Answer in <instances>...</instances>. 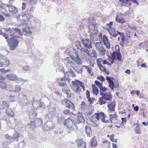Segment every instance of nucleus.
<instances>
[{
	"label": "nucleus",
	"mask_w": 148,
	"mask_h": 148,
	"mask_svg": "<svg viewBox=\"0 0 148 148\" xmlns=\"http://www.w3.org/2000/svg\"><path fill=\"white\" fill-rule=\"evenodd\" d=\"M16 37H12L7 41L10 48L11 50H15L18 46V44L19 41Z\"/></svg>",
	"instance_id": "nucleus-1"
},
{
	"label": "nucleus",
	"mask_w": 148,
	"mask_h": 148,
	"mask_svg": "<svg viewBox=\"0 0 148 148\" xmlns=\"http://www.w3.org/2000/svg\"><path fill=\"white\" fill-rule=\"evenodd\" d=\"M17 101L22 106H27L29 103L27 99L26 95L22 93H20L18 94Z\"/></svg>",
	"instance_id": "nucleus-2"
},
{
	"label": "nucleus",
	"mask_w": 148,
	"mask_h": 148,
	"mask_svg": "<svg viewBox=\"0 0 148 148\" xmlns=\"http://www.w3.org/2000/svg\"><path fill=\"white\" fill-rule=\"evenodd\" d=\"M72 119L65 120L64 121V125L66 126L71 131H72L75 130H77L78 127L77 125H75L74 124Z\"/></svg>",
	"instance_id": "nucleus-3"
},
{
	"label": "nucleus",
	"mask_w": 148,
	"mask_h": 148,
	"mask_svg": "<svg viewBox=\"0 0 148 148\" xmlns=\"http://www.w3.org/2000/svg\"><path fill=\"white\" fill-rule=\"evenodd\" d=\"M54 123L52 121H47L42 127V129L44 131H49L53 129L54 127Z\"/></svg>",
	"instance_id": "nucleus-4"
},
{
	"label": "nucleus",
	"mask_w": 148,
	"mask_h": 148,
	"mask_svg": "<svg viewBox=\"0 0 148 148\" xmlns=\"http://www.w3.org/2000/svg\"><path fill=\"white\" fill-rule=\"evenodd\" d=\"M54 106L48 109V114H46L45 116L46 119L48 118L51 119L55 116L56 108L55 105Z\"/></svg>",
	"instance_id": "nucleus-5"
},
{
	"label": "nucleus",
	"mask_w": 148,
	"mask_h": 148,
	"mask_svg": "<svg viewBox=\"0 0 148 148\" xmlns=\"http://www.w3.org/2000/svg\"><path fill=\"white\" fill-rule=\"evenodd\" d=\"M35 9V7L34 6H31L30 8H29L27 10V14H24L23 16H21L20 18L23 19L22 18L24 16L25 18L27 17L28 19H29L33 16V14Z\"/></svg>",
	"instance_id": "nucleus-6"
},
{
	"label": "nucleus",
	"mask_w": 148,
	"mask_h": 148,
	"mask_svg": "<svg viewBox=\"0 0 148 148\" xmlns=\"http://www.w3.org/2000/svg\"><path fill=\"white\" fill-rule=\"evenodd\" d=\"M10 64V61L5 56L3 55L0 54V67L7 66Z\"/></svg>",
	"instance_id": "nucleus-7"
},
{
	"label": "nucleus",
	"mask_w": 148,
	"mask_h": 148,
	"mask_svg": "<svg viewBox=\"0 0 148 148\" xmlns=\"http://www.w3.org/2000/svg\"><path fill=\"white\" fill-rule=\"evenodd\" d=\"M72 120L73 123L75 125H77V124H79L81 122H84L85 121L83 115L81 114L75 116Z\"/></svg>",
	"instance_id": "nucleus-8"
},
{
	"label": "nucleus",
	"mask_w": 148,
	"mask_h": 148,
	"mask_svg": "<svg viewBox=\"0 0 148 148\" xmlns=\"http://www.w3.org/2000/svg\"><path fill=\"white\" fill-rule=\"evenodd\" d=\"M6 77L8 79L11 81H13L17 83H18L20 81L21 82L26 80L22 78H18L16 75L13 74H7L6 75Z\"/></svg>",
	"instance_id": "nucleus-9"
},
{
	"label": "nucleus",
	"mask_w": 148,
	"mask_h": 148,
	"mask_svg": "<svg viewBox=\"0 0 148 148\" xmlns=\"http://www.w3.org/2000/svg\"><path fill=\"white\" fill-rule=\"evenodd\" d=\"M65 103V106L67 108L72 110L73 111L75 110V106L73 103L67 99H65L64 100Z\"/></svg>",
	"instance_id": "nucleus-10"
},
{
	"label": "nucleus",
	"mask_w": 148,
	"mask_h": 148,
	"mask_svg": "<svg viewBox=\"0 0 148 148\" xmlns=\"http://www.w3.org/2000/svg\"><path fill=\"white\" fill-rule=\"evenodd\" d=\"M6 6L8 7V11L13 14H16L18 12L17 8L12 5L6 4Z\"/></svg>",
	"instance_id": "nucleus-11"
},
{
	"label": "nucleus",
	"mask_w": 148,
	"mask_h": 148,
	"mask_svg": "<svg viewBox=\"0 0 148 148\" xmlns=\"http://www.w3.org/2000/svg\"><path fill=\"white\" fill-rule=\"evenodd\" d=\"M82 41L85 47L88 48H92L91 42L89 39H82Z\"/></svg>",
	"instance_id": "nucleus-12"
},
{
	"label": "nucleus",
	"mask_w": 148,
	"mask_h": 148,
	"mask_svg": "<svg viewBox=\"0 0 148 148\" xmlns=\"http://www.w3.org/2000/svg\"><path fill=\"white\" fill-rule=\"evenodd\" d=\"M101 95L102 96V98L106 100V101L110 100L112 98V96L110 93L108 94V93H101Z\"/></svg>",
	"instance_id": "nucleus-13"
},
{
	"label": "nucleus",
	"mask_w": 148,
	"mask_h": 148,
	"mask_svg": "<svg viewBox=\"0 0 148 148\" xmlns=\"http://www.w3.org/2000/svg\"><path fill=\"white\" fill-rule=\"evenodd\" d=\"M94 115L96 116L95 118L97 120H99L100 119H101V120L103 118H106V115L103 112L99 113H95Z\"/></svg>",
	"instance_id": "nucleus-14"
},
{
	"label": "nucleus",
	"mask_w": 148,
	"mask_h": 148,
	"mask_svg": "<svg viewBox=\"0 0 148 148\" xmlns=\"http://www.w3.org/2000/svg\"><path fill=\"white\" fill-rule=\"evenodd\" d=\"M22 33L23 34L27 36H31L32 35V32L30 30V29L29 27H25L23 29Z\"/></svg>",
	"instance_id": "nucleus-15"
},
{
	"label": "nucleus",
	"mask_w": 148,
	"mask_h": 148,
	"mask_svg": "<svg viewBox=\"0 0 148 148\" xmlns=\"http://www.w3.org/2000/svg\"><path fill=\"white\" fill-rule=\"evenodd\" d=\"M86 133L88 137H90L92 134L91 128L88 126H86L85 127Z\"/></svg>",
	"instance_id": "nucleus-16"
},
{
	"label": "nucleus",
	"mask_w": 148,
	"mask_h": 148,
	"mask_svg": "<svg viewBox=\"0 0 148 148\" xmlns=\"http://www.w3.org/2000/svg\"><path fill=\"white\" fill-rule=\"evenodd\" d=\"M9 106L8 102L7 101H3L2 102H0V109H4L5 108H7Z\"/></svg>",
	"instance_id": "nucleus-17"
},
{
	"label": "nucleus",
	"mask_w": 148,
	"mask_h": 148,
	"mask_svg": "<svg viewBox=\"0 0 148 148\" xmlns=\"http://www.w3.org/2000/svg\"><path fill=\"white\" fill-rule=\"evenodd\" d=\"M76 142L78 147H80L83 144L84 146V148H86V143L84 142L82 139H77L76 140Z\"/></svg>",
	"instance_id": "nucleus-18"
},
{
	"label": "nucleus",
	"mask_w": 148,
	"mask_h": 148,
	"mask_svg": "<svg viewBox=\"0 0 148 148\" xmlns=\"http://www.w3.org/2000/svg\"><path fill=\"white\" fill-rule=\"evenodd\" d=\"M72 83L73 85H79L82 88L83 90H85V87L83 83L82 82L77 80L75 82L72 81Z\"/></svg>",
	"instance_id": "nucleus-19"
},
{
	"label": "nucleus",
	"mask_w": 148,
	"mask_h": 148,
	"mask_svg": "<svg viewBox=\"0 0 148 148\" xmlns=\"http://www.w3.org/2000/svg\"><path fill=\"white\" fill-rule=\"evenodd\" d=\"M115 104V101L114 100L110 104L108 105L107 107L109 110H110L111 111H114L116 106Z\"/></svg>",
	"instance_id": "nucleus-20"
},
{
	"label": "nucleus",
	"mask_w": 148,
	"mask_h": 148,
	"mask_svg": "<svg viewBox=\"0 0 148 148\" xmlns=\"http://www.w3.org/2000/svg\"><path fill=\"white\" fill-rule=\"evenodd\" d=\"M6 113L7 115L9 117H12L14 116V112L11 109L8 108L6 110Z\"/></svg>",
	"instance_id": "nucleus-21"
},
{
	"label": "nucleus",
	"mask_w": 148,
	"mask_h": 148,
	"mask_svg": "<svg viewBox=\"0 0 148 148\" xmlns=\"http://www.w3.org/2000/svg\"><path fill=\"white\" fill-rule=\"evenodd\" d=\"M117 116L116 114H110L109 115V117L110 118V119L112 123H114V121H115L117 119Z\"/></svg>",
	"instance_id": "nucleus-22"
},
{
	"label": "nucleus",
	"mask_w": 148,
	"mask_h": 148,
	"mask_svg": "<svg viewBox=\"0 0 148 148\" xmlns=\"http://www.w3.org/2000/svg\"><path fill=\"white\" fill-rule=\"evenodd\" d=\"M35 123L38 126H40L43 123L42 119L41 118H36L35 119Z\"/></svg>",
	"instance_id": "nucleus-23"
},
{
	"label": "nucleus",
	"mask_w": 148,
	"mask_h": 148,
	"mask_svg": "<svg viewBox=\"0 0 148 148\" xmlns=\"http://www.w3.org/2000/svg\"><path fill=\"white\" fill-rule=\"evenodd\" d=\"M66 74L69 77H70V76H71L72 77H74L76 76L73 71L71 69L66 72Z\"/></svg>",
	"instance_id": "nucleus-24"
},
{
	"label": "nucleus",
	"mask_w": 148,
	"mask_h": 148,
	"mask_svg": "<svg viewBox=\"0 0 148 148\" xmlns=\"http://www.w3.org/2000/svg\"><path fill=\"white\" fill-rule=\"evenodd\" d=\"M75 54L76 55V59L75 62L78 64H81L82 63V60L79 58L78 54L77 53L75 52Z\"/></svg>",
	"instance_id": "nucleus-25"
},
{
	"label": "nucleus",
	"mask_w": 148,
	"mask_h": 148,
	"mask_svg": "<svg viewBox=\"0 0 148 148\" xmlns=\"http://www.w3.org/2000/svg\"><path fill=\"white\" fill-rule=\"evenodd\" d=\"M139 48L141 49L142 48H146L148 47V42L146 41L141 43L139 45Z\"/></svg>",
	"instance_id": "nucleus-26"
},
{
	"label": "nucleus",
	"mask_w": 148,
	"mask_h": 148,
	"mask_svg": "<svg viewBox=\"0 0 148 148\" xmlns=\"http://www.w3.org/2000/svg\"><path fill=\"white\" fill-rule=\"evenodd\" d=\"M80 51L85 52V53H87L88 56L91 57L92 58V54L91 53H90L89 52L90 51L88 50L87 49H85L83 47H82L80 49Z\"/></svg>",
	"instance_id": "nucleus-27"
},
{
	"label": "nucleus",
	"mask_w": 148,
	"mask_h": 148,
	"mask_svg": "<svg viewBox=\"0 0 148 148\" xmlns=\"http://www.w3.org/2000/svg\"><path fill=\"white\" fill-rule=\"evenodd\" d=\"M81 108L82 110H86L87 108V106L85 102L82 101L81 102Z\"/></svg>",
	"instance_id": "nucleus-28"
},
{
	"label": "nucleus",
	"mask_w": 148,
	"mask_h": 148,
	"mask_svg": "<svg viewBox=\"0 0 148 148\" xmlns=\"http://www.w3.org/2000/svg\"><path fill=\"white\" fill-rule=\"evenodd\" d=\"M102 60V59L99 58L97 59V64L101 70V67H102V65L101 64V62Z\"/></svg>",
	"instance_id": "nucleus-29"
},
{
	"label": "nucleus",
	"mask_w": 148,
	"mask_h": 148,
	"mask_svg": "<svg viewBox=\"0 0 148 148\" xmlns=\"http://www.w3.org/2000/svg\"><path fill=\"white\" fill-rule=\"evenodd\" d=\"M99 92L98 88L95 84H93V93L95 95H97Z\"/></svg>",
	"instance_id": "nucleus-30"
},
{
	"label": "nucleus",
	"mask_w": 148,
	"mask_h": 148,
	"mask_svg": "<svg viewBox=\"0 0 148 148\" xmlns=\"http://www.w3.org/2000/svg\"><path fill=\"white\" fill-rule=\"evenodd\" d=\"M28 125L30 128L33 129L36 127V123L33 121H31L29 123H28Z\"/></svg>",
	"instance_id": "nucleus-31"
},
{
	"label": "nucleus",
	"mask_w": 148,
	"mask_h": 148,
	"mask_svg": "<svg viewBox=\"0 0 148 148\" xmlns=\"http://www.w3.org/2000/svg\"><path fill=\"white\" fill-rule=\"evenodd\" d=\"M37 115V113L35 111H33V112H30L29 113V117L31 119L34 118Z\"/></svg>",
	"instance_id": "nucleus-32"
},
{
	"label": "nucleus",
	"mask_w": 148,
	"mask_h": 148,
	"mask_svg": "<svg viewBox=\"0 0 148 148\" xmlns=\"http://www.w3.org/2000/svg\"><path fill=\"white\" fill-rule=\"evenodd\" d=\"M7 85L3 81H0V88L4 89L6 87Z\"/></svg>",
	"instance_id": "nucleus-33"
},
{
	"label": "nucleus",
	"mask_w": 148,
	"mask_h": 148,
	"mask_svg": "<svg viewBox=\"0 0 148 148\" xmlns=\"http://www.w3.org/2000/svg\"><path fill=\"white\" fill-rule=\"evenodd\" d=\"M92 107L90 105L88 106V110L87 111V113L89 115H90L92 112Z\"/></svg>",
	"instance_id": "nucleus-34"
},
{
	"label": "nucleus",
	"mask_w": 148,
	"mask_h": 148,
	"mask_svg": "<svg viewBox=\"0 0 148 148\" xmlns=\"http://www.w3.org/2000/svg\"><path fill=\"white\" fill-rule=\"evenodd\" d=\"M115 20L116 21L118 22L119 23H123L125 22V20L123 18H118V16H116Z\"/></svg>",
	"instance_id": "nucleus-35"
},
{
	"label": "nucleus",
	"mask_w": 148,
	"mask_h": 148,
	"mask_svg": "<svg viewBox=\"0 0 148 148\" xmlns=\"http://www.w3.org/2000/svg\"><path fill=\"white\" fill-rule=\"evenodd\" d=\"M62 112L64 114L67 115H69L71 114V113L70 110L68 109H65L64 110H63Z\"/></svg>",
	"instance_id": "nucleus-36"
},
{
	"label": "nucleus",
	"mask_w": 148,
	"mask_h": 148,
	"mask_svg": "<svg viewBox=\"0 0 148 148\" xmlns=\"http://www.w3.org/2000/svg\"><path fill=\"white\" fill-rule=\"evenodd\" d=\"M117 59L119 61H120L122 60V56L120 52L119 51L116 54Z\"/></svg>",
	"instance_id": "nucleus-37"
},
{
	"label": "nucleus",
	"mask_w": 148,
	"mask_h": 148,
	"mask_svg": "<svg viewBox=\"0 0 148 148\" xmlns=\"http://www.w3.org/2000/svg\"><path fill=\"white\" fill-rule=\"evenodd\" d=\"M108 83L109 84V87L112 90H114V81Z\"/></svg>",
	"instance_id": "nucleus-38"
},
{
	"label": "nucleus",
	"mask_w": 148,
	"mask_h": 148,
	"mask_svg": "<svg viewBox=\"0 0 148 148\" xmlns=\"http://www.w3.org/2000/svg\"><path fill=\"white\" fill-rule=\"evenodd\" d=\"M12 29L17 32L19 34L21 35V36H23V34L21 33V30L19 28L17 27H13L12 28Z\"/></svg>",
	"instance_id": "nucleus-39"
},
{
	"label": "nucleus",
	"mask_w": 148,
	"mask_h": 148,
	"mask_svg": "<svg viewBox=\"0 0 148 148\" xmlns=\"http://www.w3.org/2000/svg\"><path fill=\"white\" fill-rule=\"evenodd\" d=\"M84 67L87 70L88 73L90 74L92 76V73H91L92 69L91 68L88 66H86V65H84Z\"/></svg>",
	"instance_id": "nucleus-40"
},
{
	"label": "nucleus",
	"mask_w": 148,
	"mask_h": 148,
	"mask_svg": "<svg viewBox=\"0 0 148 148\" xmlns=\"http://www.w3.org/2000/svg\"><path fill=\"white\" fill-rule=\"evenodd\" d=\"M21 89V88L20 87V86H18V85H16L15 87V89L14 91H11L10 92H18L19 91H20Z\"/></svg>",
	"instance_id": "nucleus-41"
},
{
	"label": "nucleus",
	"mask_w": 148,
	"mask_h": 148,
	"mask_svg": "<svg viewBox=\"0 0 148 148\" xmlns=\"http://www.w3.org/2000/svg\"><path fill=\"white\" fill-rule=\"evenodd\" d=\"M38 101L36 100L35 101L34 99L33 100V102L32 103V105L33 107L35 108H36L38 107L37 103H38Z\"/></svg>",
	"instance_id": "nucleus-42"
},
{
	"label": "nucleus",
	"mask_w": 148,
	"mask_h": 148,
	"mask_svg": "<svg viewBox=\"0 0 148 148\" xmlns=\"http://www.w3.org/2000/svg\"><path fill=\"white\" fill-rule=\"evenodd\" d=\"M75 92L78 93H79L81 91V89L78 85H76L75 87Z\"/></svg>",
	"instance_id": "nucleus-43"
},
{
	"label": "nucleus",
	"mask_w": 148,
	"mask_h": 148,
	"mask_svg": "<svg viewBox=\"0 0 148 148\" xmlns=\"http://www.w3.org/2000/svg\"><path fill=\"white\" fill-rule=\"evenodd\" d=\"M76 44L77 49L80 50L81 48H82L81 42L79 41H77L76 42Z\"/></svg>",
	"instance_id": "nucleus-44"
},
{
	"label": "nucleus",
	"mask_w": 148,
	"mask_h": 148,
	"mask_svg": "<svg viewBox=\"0 0 148 148\" xmlns=\"http://www.w3.org/2000/svg\"><path fill=\"white\" fill-rule=\"evenodd\" d=\"M19 135L18 133H15L12 136V137L13 140H16L17 141L18 140H16L17 138H18L19 137Z\"/></svg>",
	"instance_id": "nucleus-45"
},
{
	"label": "nucleus",
	"mask_w": 148,
	"mask_h": 148,
	"mask_svg": "<svg viewBox=\"0 0 148 148\" xmlns=\"http://www.w3.org/2000/svg\"><path fill=\"white\" fill-rule=\"evenodd\" d=\"M95 86L97 85L99 88L101 86H103V83H101L99 81L96 80L95 81Z\"/></svg>",
	"instance_id": "nucleus-46"
},
{
	"label": "nucleus",
	"mask_w": 148,
	"mask_h": 148,
	"mask_svg": "<svg viewBox=\"0 0 148 148\" xmlns=\"http://www.w3.org/2000/svg\"><path fill=\"white\" fill-rule=\"evenodd\" d=\"M97 79L98 80L100 81L101 82H103L105 81V78L102 75H100L97 77Z\"/></svg>",
	"instance_id": "nucleus-47"
},
{
	"label": "nucleus",
	"mask_w": 148,
	"mask_h": 148,
	"mask_svg": "<svg viewBox=\"0 0 148 148\" xmlns=\"http://www.w3.org/2000/svg\"><path fill=\"white\" fill-rule=\"evenodd\" d=\"M103 98H102V97H101L100 98L99 100V103L101 105L105 104L106 102V101H103Z\"/></svg>",
	"instance_id": "nucleus-48"
},
{
	"label": "nucleus",
	"mask_w": 148,
	"mask_h": 148,
	"mask_svg": "<svg viewBox=\"0 0 148 148\" xmlns=\"http://www.w3.org/2000/svg\"><path fill=\"white\" fill-rule=\"evenodd\" d=\"M10 144V142L5 141L3 142L2 144V147L3 148H5L7 147V145Z\"/></svg>",
	"instance_id": "nucleus-49"
},
{
	"label": "nucleus",
	"mask_w": 148,
	"mask_h": 148,
	"mask_svg": "<svg viewBox=\"0 0 148 148\" xmlns=\"http://www.w3.org/2000/svg\"><path fill=\"white\" fill-rule=\"evenodd\" d=\"M99 89H100V95H101V93H103L102 92H104L106 91V90H107V89L105 87H103V86H101V87H100L99 88Z\"/></svg>",
	"instance_id": "nucleus-50"
},
{
	"label": "nucleus",
	"mask_w": 148,
	"mask_h": 148,
	"mask_svg": "<svg viewBox=\"0 0 148 148\" xmlns=\"http://www.w3.org/2000/svg\"><path fill=\"white\" fill-rule=\"evenodd\" d=\"M131 0H123V1L121 2L123 3H127L130 6L131 5Z\"/></svg>",
	"instance_id": "nucleus-51"
},
{
	"label": "nucleus",
	"mask_w": 148,
	"mask_h": 148,
	"mask_svg": "<svg viewBox=\"0 0 148 148\" xmlns=\"http://www.w3.org/2000/svg\"><path fill=\"white\" fill-rule=\"evenodd\" d=\"M88 20L90 23V25L88 26V29H90V27H91L92 25V19L90 17H89Z\"/></svg>",
	"instance_id": "nucleus-52"
},
{
	"label": "nucleus",
	"mask_w": 148,
	"mask_h": 148,
	"mask_svg": "<svg viewBox=\"0 0 148 148\" xmlns=\"http://www.w3.org/2000/svg\"><path fill=\"white\" fill-rule=\"evenodd\" d=\"M103 43L109 41L108 38L105 35H104L103 36Z\"/></svg>",
	"instance_id": "nucleus-53"
},
{
	"label": "nucleus",
	"mask_w": 148,
	"mask_h": 148,
	"mask_svg": "<svg viewBox=\"0 0 148 148\" xmlns=\"http://www.w3.org/2000/svg\"><path fill=\"white\" fill-rule=\"evenodd\" d=\"M114 79L113 77H110L108 76L106 77V80L107 81L108 83L113 81Z\"/></svg>",
	"instance_id": "nucleus-54"
},
{
	"label": "nucleus",
	"mask_w": 148,
	"mask_h": 148,
	"mask_svg": "<svg viewBox=\"0 0 148 148\" xmlns=\"http://www.w3.org/2000/svg\"><path fill=\"white\" fill-rule=\"evenodd\" d=\"M38 1V0H29V3L31 5L36 4Z\"/></svg>",
	"instance_id": "nucleus-55"
},
{
	"label": "nucleus",
	"mask_w": 148,
	"mask_h": 148,
	"mask_svg": "<svg viewBox=\"0 0 148 148\" xmlns=\"http://www.w3.org/2000/svg\"><path fill=\"white\" fill-rule=\"evenodd\" d=\"M38 103L40 107L43 108H45L43 103H42L40 100L38 101Z\"/></svg>",
	"instance_id": "nucleus-56"
},
{
	"label": "nucleus",
	"mask_w": 148,
	"mask_h": 148,
	"mask_svg": "<svg viewBox=\"0 0 148 148\" xmlns=\"http://www.w3.org/2000/svg\"><path fill=\"white\" fill-rule=\"evenodd\" d=\"M134 131L136 134H141V132L140 128H136V129L134 130Z\"/></svg>",
	"instance_id": "nucleus-57"
},
{
	"label": "nucleus",
	"mask_w": 148,
	"mask_h": 148,
	"mask_svg": "<svg viewBox=\"0 0 148 148\" xmlns=\"http://www.w3.org/2000/svg\"><path fill=\"white\" fill-rule=\"evenodd\" d=\"M104 45L106 46V47L108 49H109L110 48V44L109 41L108 42H106L104 43Z\"/></svg>",
	"instance_id": "nucleus-58"
},
{
	"label": "nucleus",
	"mask_w": 148,
	"mask_h": 148,
	"mask_svg": "<svg viewBox=\"0 0 148 148\" xmlns=\"http://www.w3.org/2000/svg\"><path fill=\"white\" fill-rule=\"evenodd\" d=\"M95 137H93V147H95L97 145V143L96 140L95 139Z\"/></svg>",
	"instance_id": "nucleus-59"
},
{
	"label": "nucleus",
	"mask_w": 148,
	"mask_h": 148,
	"mask_svg": "<svg viewBox=\"0 0 148 148\" xmlns=\"http://www.w3.org/2000/svg\"><path fill=\"white\" fill-rule=\"evenodd\" d=\"M9 97H10V102H13L15 101V99L14 98V96H12L11 95H10V96H9Z\"/></svg>",
	"instance_id": "nucleus-60"
},
{
	"label": "nucleus",
	"mask_w": 148,
	"mask_h": 148,
	"mask_svg": "<svg viewBox=\"0 0 148 148\" xmlns=\"http://www.w3.org/2000/svg\"><path fill=\"white\" fill-rule=\"evenodd\" d=\"M88 99V105L89 106V105H90L91 106H92V101L91 100V99L90 98V97H88L87 98Z\"/></svg>",
	"instance_id": "nucleus-61"
},
{
	"label": "nucleus",
	"mask_w": 148,
	"mask_h": 148,
	"mask_svg": "<svg viewBox=\"0 0 148 148\" xmlns=\"http://www.w3.org/2000/svg\"><path fill=\"white\" fill-rule=\"evenodd\" d=\"M5 137L7 139L9 140H13L12 137L10 136L8 134L5 135Z\"/></svg>",
	"instance_id": "nucleus-62"
},
{
	"label": "nucleus",
	"mask_w": 148,
	"mask_h": 148,
	"mask_svg": "<svg viewBox=\"0 0 148 148\" xmlns=\"http://www.w3.org/2000/svg\"><path fill=\"white\" fill-rule=\"evenodd\" d=\"M73 68L75 71L79 73H81L82 72V68L79 69H77Z\"/></svg>",
	"instance_id": "nucleus-63"
},
{
	"label": "nucleus",
	"mask_w": 148,
	"mask_h": 148,
	"mask_svg": "<svg viewBox=\"0 0 148 148\" xmlns=\"http://www.w3.org/2000/svg\"><path fill=\"white\" fill-rule=\"evenodd\" d=\"M121 119L122 121L121 124L122 125V124H125V123L127 122L126 117L122 118Z\"/></svg>",
	"instance_id": "nucleus-64"
}]
</instances>
